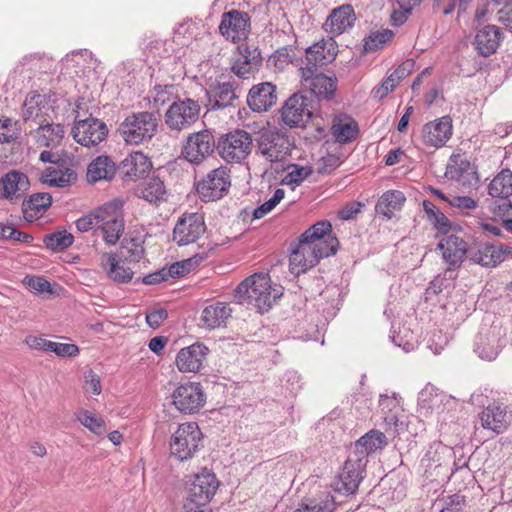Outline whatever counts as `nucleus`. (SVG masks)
<instances>
[{
  "label": "nucleus",
  "mask_w": 512,
  "mask_h": 512,
  "mask_svg": "<svg viewBox=\"0 0 512 512\" xmlns=\"http://www.w3.org/2000/svg\"><path fill=\"white\" fill-rule=\"evenodd\" d=\"M283 294V287L273 284L267 273H255L242 281L234 291L239 303L248 300L260 313L267 312Z\"/></svg>",
  "instance_id": "obj_1"
},
{
  "label": "nucleus",
  "mask_w": 512,
  "mask_h": 512,
  "mask_svg": "<svg viewBox=\"0 0 512 512\" xmlns=\"http://www.w3.org/2000/svg\"><path fill=\"white\" fill-rule=\"evenodd\" d=\"M159 121L157 112H134L119 125L118 132L127 144H143L156 135Z\"/></svg>",
  "instance_id": "obj_2"
},
{
  "label": "nucleus",
  "mask_w": 512,
  "mask_h": 512,
  "mask_svg": "<svg viewBox=\"0 0 512 512\" xmlns=\"http://www.w3.org/2000/svg\"><path fill=\"white\" fill-rule=\"evenodd\" d=\"M83 100L77 101L72 136L74 140L85 147H95L104 141L108 135L107 125L98 118L88 117L81 119L80 109Z\"/></svg>",
  "instance_id": "obj_3"
},
{
  "label": "nucleus",
  "mask_w": 512,
  "mask_h": 512,
  "mask_svg": "<svg viewBox=\"0 0 512 512\" xmlns=\"http://www.w3.org/2000/svg\"><path fill=\"white\" fill-rule=\"evenodd\" d=\"M219 482L215 475L204 469L191 483L184 503L186 512H206L204 507L211 501Z\"/></svg>",
  "instance_id": "obj_4"
},
{
  "label": "nucleus",
  "mask_w": 512,
  "mask_h": 512,
  "mask_svg": "<svg viewBox=\"0 0 512 512\" xmlns=\"http://www.w3.org/2000/svg\"><path fill=\"white\" fill-rule=\"evenodd\" d=\"M203 434L195 422L178 426L170 439L171 455L180 461L192 458L200 449Z\"/></svg>",
  "instance_id": "obj_5"
},
{
  "label": "nucleus",
  "mask_w": 512,
  "mask_h": 512,
  "mask_svg": "<svg viewBox=\"0 0 512 512\" xmlns=\"http://www.w3.org/2000/svg\"><path fill=\"white\" fill-rule=\"evenodd\" d=\"M252 144V137L247 131L236 129L221 135L217 149L226 162L241 163L251 153Z\"/></svg>",
  "instance_id": "obj_6"
},
{
  "label": "nucleus",
  "mask_w": 512,
  "mask_h": 512,
  "mask_svg": "<svg viewBox=\"0 0 512 512\" xmlns=\"http://www.w3.org/2000/svg\"><path fill=\"white\" fill-rule=\"evenodd\" d=\"M200 104L191 99H177L165 112V125L171 131L180 132L190 128L200 116Z\"/></svg>",
  "instance_id": "obj_7"
},
{
  "label": "nucleus",
  "mask_w": 512,
  "mask_h": 512,
  "mask_svg": "<svg viewBox=\"0 0 512 512\" xmlns=\"http://www.w3.org/2000/svg\"><path fill=\"white\" fill-rule=\"evenodd\" d=\"M96 223L106 244L114 245L124 232V217L119 202L106 203L96 209Z\"/></svg>",
  "instance_id": "obj_8"
},
{
  "label": "nucleus",
  "mask_w": 512,
  "mask_h": 512,
  "mask_svg": "<svg viewBox=\"0 0 512 512\" xmlns=\"http://www.w3.org/2000/svg\"><path fill=\"white\" fill-rule=\"evenodd\" d=\"M290 149L289 138L277 129L261 131L256 140V153L271 163L284 160Z\"/></svg>",
  "instance_id": "obj_9"
},
{
  "label": "nucleus",
  "mask_w": 512,
  "mask_h": 512,
  "mask_svg": "<svg viewBox=\"0 0 512 512\" xmlns=\"http://www.w3.org/2000/svg\"><path fill=\"white\" fill-rule=\"evenodd\" d=\"M206 232L204 217L199 213H184L177 220L172 234V240L178 246L196 243Z\"/></svg>",
  "instance_id": "obj_10"
},
{
  "label": "nucleus",
  "mask_w": 512,
  "mask_h": 512,
  "mask_svg": "<svg viewBox=\"0 0 512 512\" xmlns=\"http://www.w3.org/2000/svg\"><path fill=\"white\" fill-rule=\"evenodd\" d=\"M302 86L317 99H331L337 89V78L318 73L313 66L301 67Z\"/></svg>",
  "instance_id": "obj_11"
},
{
  "label": "nucleus",
  "mask_w": 512,
  "mask_h": 512,
  "mask_svg": "<svg viewBox=\"0 0 512 512\" xmlns=\"http://www.w3.org/2000/svg\"><path fill=\"white\" fill-rule=\"evenodd\" d=\"M312 116V99L301 93L290 96L281 109L282 121L289 127H302Z\"/></svg>",
  "instance_id": "obj_12"
},
{
  "label": "nucleus",
  "mask_w": 512,
  "mask_h": 512,
  "mask_svg": "<svg viewBox=\"0 0 512 512\" xmlns=\"http://www.w3.org/2000/svg\"><path fill=\"white\" fill-rule=\"evenodd\" d=\"M173 404L185 414L198 412L206 402V395L200 383L188 382L179 385L172 393Z\"/></svg>",
  "instance_id": "obj_13"
},
{
  "label": "nucleus",
  "mask_w": 512,
  "mask_h": 512,
  "mask_svg": "<svg viewBox=\"0 0 512 512\" xmlns=\"http://www.w3.org/2000/svg\"><path fill=\"white\" fill-rule=\"evenodd\" d=\"M325 249L326 250H321L319 248L310 247L299 240L290 255V272L295 275L305 273L308 269L314 267L320 259L333 255L331 248Z\"/></svg>",
  "instance_id": "obj_14"
},
{
  "label": "nucleus",
  "mask_w": 512,
  "mask_h": 512,
  "mask_svg": "<svg viewBox=\"0 0 512 512\" xmlns=\"http://www.w3.org/2000/svg\"><path fill=\"white\" fill-rule=\"evenodd\" d=\"M230 185L229 170L221 166L210 171L203 180L198 182L197 192L204 201H215L224 196Z\"/></svg>",
  "instance_id": "obj_15"
},
{
  "label": "nucleus",
  "mask_w": 512,
  "mask_h": 512,
  "mask_svg": "<svg viewBox=\"0 0 512 512\" xmlns=\"http://www.w3.org/2000/svg\"><path fill=\"white\" fill-rule=\"evenodd\" d=\"M455 405L452 396L439 391L432 385H426L418 395V411L424 415H441Z\"/></svg>",
  "instance_id": "obj_16"
},
{
  "label": "nucleus",
  "mask_w": 512,
  "mask_h": 512,
  "mask_svg": "<svg viewBox=\"0 0 512 512\" xmlns=\"http://www.w3.org/2000/svg\"><path fill=\"white\" fill-rule=\"evenodd\" d=\"M365 466L363 459L349 457L333 483L334 489L347 495L354 494L363 479Z\"/></svg>",
  "instance_id": "obj_17"
},
{
  "label": "nucleus",
  "mask_w": 512,
  "mask_h": 512,
  "mask_svg": "<svg viewBox=\"0 0 512 512\" xmlns=\"http://www.w3.org/2000/svg\"><path fill=\"white\" fill-rule=\"evenodd\" d=\"M215 148V139L211 131L202 130L191 134L186 141L182 154L193 164L201 163Z\"/></svg>",
  "instance_id": "obj_18"
},
{
  "label": "nucleus",
  "mask_w": 512,
  "mask_h": 512,
  "mask_svg": "<svg viewBox=\"0 0 512 512\" xmlns=\"http://www.w3.org/2000/svg\"><path fill=\"white\" fill-rule=\"evenodd\" d=\"M261 64L262 56L257 47L240 45L230 70L239 80H248L258 71Z\"/></svg>",
  "instance_id": "obj_19"
},
{
  "label": "nucleus",
  "mask_w": 512,
  "mask_h": 512,
  "mask_svg": "<svg viewBox=\"0 0 512 512\" xmlns=\"http://www.w3.org/2000/svg\"><path fill=\"white\" fill-rule=\"evenodd\" d=\"M453 134V124L450 116H443L423 125L421 141L427 147H443Z\"/></svg>",
  "instance_id": "obj_20"
},
{
  "label": "nucleus",
  "mask_w": 512,
  "mask_h": 512,
  "mask_svg": "<svg viewBox=\"0 0 512 512\" xmlns=\"http://www.w3.org/2000/svg\"><path fill=\"white\" fill-rule=\"evenodd\" d=\"M250 29V17L246 12L231 10L222 15L220 33L232 42L245 39Z\"/></svg>",
  "instance_id": "obj_21"
},
{
  "label": "nucleus",
  "mask_w": 512,
  "mask_h": 512,
  "mask_svg": "<svg viewBox=\"0 0 512 512\" xmlns=\"http://www.w3.org/2000/svg\"><path fill=\"white\" fill-rule=\"evenodd\" d=\"M299 240L310 247L319 248L321 250L331 248L333 250V255L337 252L339 244L338 239L332 235V226L330 222L326 220L319 221L312 225L301 234Z\"/></svg>",
  "instance_id": "obj_22"
},
{
  "label": "nucleus",
  "mask_w": 512,
  "mask_h": 512,
  "mask_svg": "<svg viewBox=\"0 0 512 512\" xmlns=\"http://www.w3.org/2000/svg\"><path fill=\"white\" fill-rule=\"evenodd\" d=\"M445 175L464 187H475L480 181L476 167L459 154H453L450 157Z\"/></svg>",
  "instance_id": "obj_23"
},
{
  "label": "nucleus",
  "mask_w": 512,
  "mask_h": 512,
  "mask_svg": "<svg viewBox=\"0 0 512 512\" xmlns=\"http://www.w3.org/2000/svg\"><path fill=\"white\" fill-rule=\"evenodd\" d=\"M437 248L442 252V258L448 266V270H456L461 267L465 256L469 255L467 243L454 234L444 236Z\"/></svg>",
  "instance_id": "obj_24"
},
{
  "label": "nucleus",
  "mask_w": 512,
  "mask_h": 512,
  "mask_svg": "<svg viewBox=\"0 0 512 512\" xmlns=\"http://www.w3.org/2000/svg\"><path fill=\"white\" fill-rule=\"evenodd\" d=\"M208 353V347L203 343L197 342L182 348L177 353L175 364L180 372L197 373L203 367Z\"/></svg>",
  "instance_id": "obj_25"
},
{
  "label": "nucleus",
  "mask_w": 512,
  "mask_h": 512,
  "mask_svg": "<svg viewBox=\"0 0 512 512\" xmlns=\"http://www.w3.org/2000/svg\"><path fill=\"white\" fill-rule=\"evenodd\" d=\"M505 250L504 243L501 242L478 243L469 249V259L475 264L493 268L504 261Z\"/></svg>",
  "instance_id": "obj_26"
},
{
  "label": "nucleus",
  "mask_w": 512,
  "mask_h": 512,
  "mask_svg": "<svg viewBox=\"0 0 512 512\" xmlns=\"http://www.w3.org/2000/svg\"><path fill=\"white\" fill-rule=\"evenodd\" d=\"M54 110L46 95L39 93L29 94L23 104V119L39 125L46 121H52Z\"/></svg>",
  "instance_id": "obj_27"
},
{
  "label": "nucleus",
  "mask_w": 512,
  "mask_h": 512,
  "mask_svg": "<svg viewBox=\"0 0 512 512\" xmlns=\"http://www.w3.org/2000/svg\"><path fill=\"white\" fill-rule=\"evenodd\" d=\"M127 258L116 253H104L100 259V265L106 276L116 283H128L132 280L134 271L128 265Z\"/></svg>",
  "instance_id": "obj_28"
},
{
  "label": "nucleus",
  "mask_w": 512,
  "mask_h": 512,
  "mask_svg": "<svg viewBox=\"0 0 512 512\" xmlns=\"http://www.w3.org/2000/svg\"><path fill=\"white\" fill-rule=\"evenodd\" d=\"M239 91V83L236 80L210 85L206 92L208 105L211 109L228 107L238 98Z\"/></svg>",
  "instance_id": "obj_29"
},
{
  "label": "nucleus",
  "mask_w": 512,
  "mask_h": 512,
  "mask_svg": "<svg viewBox=\"0 0 512 512\" xmlns=\"http://www.w3.org/2000/svg\"><path fill=\"white\" fill-rule=\"evenodd\" d=\"M276 102V86L271 82H262L252 86L247 95V104L254 112L268 111Z\"/></svg>",
  "instance_id": "obj_30"
},
{
  "label": "nucleus",
  "mask_w": 512,
  "mask_h": 512,
  "mask_svg": "<svg viewBox=\"0 0 512 512\" xmlns=\"http://www.w3.org/2000/svg\"><path fill=\"white\" fill-rule=\"evenodd\" d=\"M355 20L356 16L353 7L345 4L330 13L323 27L329 35L335 37L352 28Z\"/></svg>",
  "instance_id": "obj_31"
},
{
  "label": "nucleus",
  "mask_w": 512,
  "mask_h": 512,
  "mask_svg": "<svg viewBox=\"0 0 512 512\" xmlns=\"http://www.w3.org/2000/svg\"><path fill=\"white\" fill-rule=\"evenodd\" d=\"M502 348L500 330L496 327L481 331L475 340L474 351L483 360H494Z\"/></svg>",
  "instance_id": "obj_32"
},
{
  "label": "nucleus",
  "mask_w": 512,
  "mask_h": 512,
  "mask_svg": "<svg viewBox=\"0 0 512 512\" xmlns=\"http://www.w3.org/2000/svg\"><path fill=\"white\" fill-rule=\"evenodd\" d=\"M28 187V177L22 172L12 170L0 179V196L14 202L24 194Z\"/></svg>",
  "instance_id": "obj_33"
},
{
  "label": "nucleus",
  "mask_w": 512,
  "mask_h": 512,
  "mask_svg": "<svg viewBox=\"0 0 512 512\" xmlns=\"http://www.w3.org/2000/svg\"><path fill=\"white\" fill-rule=\"evenodd\" d=\"M501 39L502 34L500 28L488 24L476 32L474 44L479 54L488 57L497 51Z\"/></svg>",
  "instance_id": "obj_34"
},
{
  "label": "nucleus",
  "mask_w": 512,
  "mask_h": 512,
  "mask_svg": "<svg viewBox=\"0 0 512 512\" xmlns=\"http://www.w3.org/2000/svg\"><path fill=\"white\" fill-rule=\"evenodd\" d=\"M65 134L61 124H54L52 121L39 123L38 127L31 131L36 144L41 147L53 148L58 146Z\"/></svg>",
  "instance_id": "obj_35"
},
{
  "label": "nucleus",
  "mask_w": 512,
  "mask_h": 512,
  "mask_svg": "<svg viewBox=\"0 0 512 512\" xmlns=\"http://www.w3.org/2000/svg\"><path fill=\"white\" fill-rule=\"evenodd\" d=\"M479 419L483 428L495 433H501L509 424L505 407L497 403L488 405L479 414Z\"/></svg>",
  "instance_id": "obj_36"
},
{
  "label": "nucleus",
  "mask_w": 512,
  "mask_h": 512,
  "mask_svg": "<svg viewBox=\"0 0 512 512\" xmlns=\"http://www.w3.org/2000/svg\"><path fill=\"white\" fill-rule=\"evenodd\" d=\"M231 314L232 309L226 303L216 302L203 309L201 322L207 329H217L226 325Z\"/></svg>",
  "instance_id": "obj_37"
},
{
  "label": "nucleus",
  "mask_w": 512,
  "mask_h": 512,
  "mask_svg": "<svg viewBox=\"0 0 512 512\" xmlns=\"http://www.w3.org/2000/svg\"><path fill=\"white\" fill-rule=\"evenodd\" d=\"M152 163L142 152H135L121 162V171L124 177L131 180L144 177L151 169Z\"/></svg>",
  "instance_id": "obj_38"
},
{
  "label": "nucleus",
  "mask_w": 512,
  "mask_h": 512,
  "mask_svg": "<svg viewBox=\"0 0 512 512\" xmlns=\"http://www.w3.org/2000/svg\"><path fill=\"white\" fill-rule=\"evenodd\" d=\"M387 445V438L384 433L378 430H370L355 443V457L366 461V457L382 449Z\"/></svg>",
  "instance_id": "obj_39"
},
{
  "label": "nucleus",
  "mask_w": 512,
  "mask_h": 512,
  "mask_svg": "<svg viewBox=\"0 0 512 512\" xmlns=\"http://www.w3.org/2000/svg\"><path fill=\"white\" fill-rule=\"evenodd\" d=\"M359 133L357 122L348 116H337L333 119L331 134L335 141L341 144L356 139Z\"/></svg>",
  "instance_id": "obj_40"
},
{
  "label": "nucleus",
  "mask_w": 512,
  "mask_h": 512,
  "mask_svg": "<svg viewBox=\"0 0 512 512\" xmlns=\"http://www.w3.org/2000/svg\"><path fill=\"white\" fill-rule=\"evenodd\" d=\"M116 173L115 163L108 156H98L87 168V179L91 183L111 180Z\"/></svg>",
  "instance_id": "obj_41"
},
{
  "label": "nucleus",
  "mask_w": 512,
  "mask_h": 512,
  "mask_svg": "<svg viewBox=\"0 0 512 512\" xmlns=\"http://www.w3.org/2000/svg\"><path fill=\"white\" fill-rule=\"evenodd\" d=\"M139 197L156 206L167 201V189L159 177L147 179L140 189Z\"/></svg>",
  "instance_id": "obj_42"
},
{
  "label": "nucleus",
  "mask_w": 512,
  "mask_h": 512,
  "mask_svg": "<svg viewBox=\"0 0 512 512\" xmlns=\"http://www.w3.org/2000/svg\"><path fill=\"white\" fill-rule=\"evenodd\" d=\"M40 179L49 186L66 187L76 179V173L67 167L51 166L42 172Z\"/></svg>",
  "instance_id": "obj_43"
},
{
  "label": "nucleus",
  "mask_w": 512,
  "mask_h": 512,
  "mask_svg": "<svg viewBox=\"0 0 512 512\" xmlns=\"http://www.w3.org/2000/svg\"><path fill=\"white\" fill-rule=\"evenodd\" d=\"M405 201L406 197L401 191L389 190L379 198L375 210L390 219L394 211L399 210Z\"/></svg>",
  "instance_id": "obj_44"
},
{
  "label": "nucleus",
  "mask_w": 512,
  "mask_h": 512,
  "mask_svg": "<svg viewBox=\"0 0 512 512\" xmlns=\"http://www.w3.org/2000/svg\"><path fill=\"white\" fill-rule=\"evenodd\" d=\"M488 194L493 198H509L512 195V171L501 170L488 185Z\"/></svg>",
  "instance_id": "obj_45"
},
{
  "label": "nucleus",
  "mask_w": 512,
  "mask_h": 512,
  "mask_svg": "<svg viewBox=\"0 0 512 512\" xmlns=\"http://www.w3.org/2000/svg\"><path fill=\"white\" fill-rule=\"evenodd\" d=\"M52 202V197L48 193H35L22 204L23 214L26 220L31 221L36 218L38 213L45 211Z\"/></svg>",
  "instance_id": "obj_46"
},
{
  "label": "nucleus",
  "mask_w": 512,
  "mask_h": 512,
  "mask_svg": "<svg viewBox=\"0 0 512 512\" xmlns=\"http://www.w3.org/2000/svg\"><path fill=\"white\" fill-rule=\"evenodd\" d=\"M335 509V501L333 496L325 492L317 498L302 502L292 512H333Z\"/></svg>",
  "instance_id": "obj_47"
},
{
  "label": "nucleus",
  "mask_w": 512,
  "mask_h": 512,
  "mask_svg": "<svg viewBox=\"0 0 512 512\" xmlns=\"http://www.w3.org/2000/svg\"><path fill=\"white\" fill-rule=\"evenodd\" d=\"M335 58V53L330 49L325 50V45L316 43L306 49V64L304 67L313 66L317 69L318 66H324Z\"/></svg>",
  "instance_id": "obj_48"
},
{
  "label": "nucleus",
  "mask_w": 512,
  "mask_h": 512,
  "mask_svg": "<svg viewBox=\"0 0 512 512\" xmlns=\"http://www.w3.org/2000/svg\"><path fill=\"white\" fill-rule=\"evenodd\" d=\"M399 399L394 393L392 397L381 395L379 406L384 416V421L388 426L398 427V410L400 409Z\"/></svg>",
  "instance_id": "obj_49"
},
{
  "label": "nucleus",
  "mask_w": 512,
  "mask_h": 512,
  "mask_svg": "<svg viewBox=\"0 0 512 512\" xmlns=\"http://www.w3.org/2000/svg\"><path fill=\"white\" fill-rule=\"evenodd\" d=\"M21 124L9 117L0 118V143L16 142L21 133Z\"/></svg>",
  "instance_id": "obj_50"
},
{
  "label": "nucleus",
  "mask_w": 512,
  "mask_h": 512,
  "mask_svg": "<svg viewBox=\"0 0 512 512\" xmlns=\"http://www.w3.org/2000/svg\"><path fill=\"white\" fill-rule=\"evenodd\" d=\"M73 241V235L66 230L48 234L43 239L45 246L54 251H61L70 247Z\"/></svg>",
  "instance_id": "obj_51"
},
{
  "label": "nucleus",
  "mask_w": 512,
  "mask_h": 512,
  "mask_svg": "<svg viewBox=\"0 0 512 512\" xmlns=\"http://www.w3.org/2000/svg\"><path fill=\"white\" fill-rule=\"evenodd\" d=\"M204 259V256L196 254L191 258H188L186 260L175 262L173 263L168 269H166V274L168 279L176 278L183 276L190 272V270L199 265L200 262Z\"/></svg>",
  "instance_id": "obj_52"
},
{
  "label": "nucleus",
  "mask_w": 512,
  "mask_h": 512,
  "mask_svg": "<svg viewBox=\"0 0 512 512\" xmlns=\"http://www.w3.org/2000/svg\"><path fill=\"white\" fill-rule=\"evenodd\" d=\"M76 418L84 427L96 435H102L105 432L103 419L96 417L88 410H80L77 412Z\"/></svg>",
  "instance_id": "obj_53"
},
{
  "label": "nucleus",
  "mask_w": 512,
  "mask_h": 512,
  "mask_svg": "<svg viewBox=\"0 0 512 512\" xmlns=\"http://www.w3.org/2000/svg\"><path fill=\"white\" fill-rule=\"evenodd\" d=\"M152 99L155 106L159 108L180 98L176 94L175 85H157L154 88Z\"/></svg>",
  "instance_id": "obj_54"
},
{
  "label": "nucleus",
  "mask_w": 512,
  "mask_h": 512,
  "mask_svg": "<svg viewBox=\"0 0 512 512\" xmlns=\"http://www.w3.org/2000/svg\"><path fill=\"white\" fill-rule=\"evenodd\" d=\"M142 241L139 238H131L130 240H126L125 245H123L122 256L127 258L129 263H137L144 255V247L142 245Z\"/></svg>",
  "instance_id": "obj_55"
},
{
  "label": "nucleus",
  "mask_w": 512,
  "mask_h": 512,
  "mask_svg": "<svg viewBox=\"0 0 512 512\" xmlns=\"http://www.w3.org/2000/svg\"><path fill=\"white\" fill-rule=\"evenodd\" d=\"M393 37V32L389 29L372 32L366 39L364 48L366 51H376L381 48Z\"/></svg>",
  "instance_id": "obj_56"
},
{
  "label": "nucleus",
  "mask_w": 512,
  "mask_h": 512,
  "mask_svg": "<svg viewBox=\"0 0 512 512\" xmlns=\"http://www.w3.org/2000/svg\"><path fill=\"white\" fill-rule=\"evenodd\" d=\"M285 191L281 188L275 190L273 196L257 207L253 212V217L255 219H260L264 217L266 214L271 212L284 198Z\"/></svg>",
  "instance_id": "obj_57"
},
{
  "label": "nucleus",
  "mask_w": 512,
  "mask_h": 512,
  "mask_svg": "<svg viewBox=\"0 0 512 512\" xmlns=\"http://www.w3.org/2000/svg\"><path fill=\"white\" fill-rule=\"evenodd\" d=\"M311 172L312 171L309 167L293 165L291 171L285 175L283 183L291 185L292 188H294L295 186L300 185L308 176H310Z\"/></svg>",
  "instance_id": "obj_58"
},
{
  "label": "nucleus",
  "mask_w": 512,
  "mask_h": 512,
  "mask_svg": "<svg viewBox=\"0 0 512 512\" xmlns=\"http://www.w3.org/2000/svg\"><path fill=\"white\" fill-rule=\"evenodd\" d=\"M423 0H396L400 13L394 12L391 16L394 25H400L407 19V15L411 13L414 7L418 6Z\"/></svg>",
  "instance_id": "obj_59"
},
{
  "label": "nucleus",
  "mask_w": 512,
  "mask_h": 512,
  "mask_svg": "<svg viewBox=\"0 0 512 512\" xmlns=\"http://www.w3.org/2000/svg\"><path fill=\"white\" fill-rule=\"evenodd\" d=\"M0 235L9 240H15L22 243H29L33 240V237L25 232L16 229L12 225H1Z\"/></svg>",
  "instance_id": "obj_60"
},
{
  "label": "nucleus",
  "mask_w": 512,
  "mask_h": 512,
  "mask_svg": "<svg viewBox=\"0 0 512 512\" xmlns=\"http://www.w3.org/2000/svg\"><path fill=\"white\" fill-rule=\"evenodd\" d=\"M25 284L31 291L38 294L52 293L51 284L45 278L40 276H31L24 279Z\"/></svg>",
  "instance_id": "obj_61"
},
{
  "label": "nucleus",
  "mask_w": 512,
  "mask_h": 512,
  "mask_svg": "<svg viewBox=\"0 0 512 512\" xmlns=\"http://www.w3.org/2000/svg\"><path fill=\"white\" fill-rule=\"evenodd\" d=\"M466 505L465 497L460 494H453L444 499V506L439 512H464Z\"/></svg>",
  "instance_id": "obj_62"
},
{
  "label": "nucleus",
  "mask_w": 512,
  "mask_h": 512,
  "mask_svg": "<svg viewBox=\"0 0 512 512\" xmlns=\"http://www.w3.org/2000/svg\"><path fill=\"white\" fill-rule=\"evenodd\" d=\"M50 352L55 353L59 357H76L80 350L77 345L71 343L51 342Z\"/></svg>",
  "instance_id": "obj_63"
},
{
  "label": "nucleus",
  "mask_w": 512,
  "mask_h": 512,
  "mask_svg": "<svg viewBox=\"0 0 512 512\" xmlns=\"http://www.w3.org/2000/svg\"><path fill=\"white\" fill-rule=\"evenodd\" d=\"M400 82L396 80L392 74H390L386 79H384L380 86L375 88L373 90V94L375 98H378L379 100L385 98L390 92H392L395 87Z\"/></svg>",
  "instance_id": "obj_64"
}]
</instances>
